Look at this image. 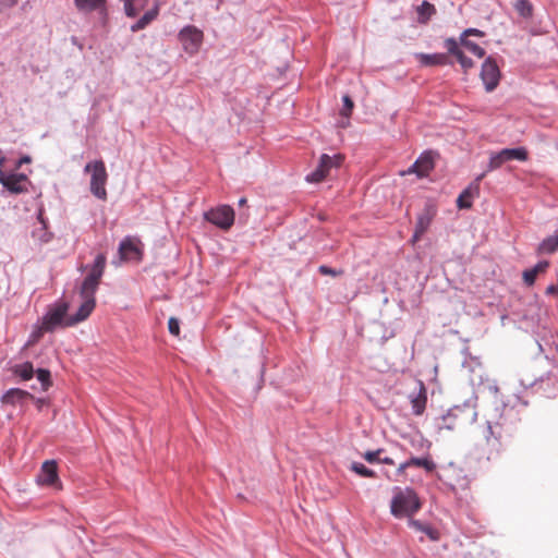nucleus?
<instances>
[{
	"instance_id": "nucleus-1",
	"label": "nucleus",
	"mask_w": 558,
	"mask_h": 558,
	"mask_svg": "<svg viewBox=\"0 0 558 558\" xmlns=\"http://www.w3.org/2000/svg\"><path fill=\"white\" fill-rule=\"evenodd\" d=\"M105 267L106 256L104 254L97 255L90 272L86 276L80 287L82 304L80 305L78 311L74 315L66 317L69 304L66 302L57 304L44 316L41 322L44 329L47 331H53L62 324L70 327L84 322L89 317L96 306L95 293L99 287Z\"/></svg>"
},
{
	"instance_id": "nucleus-2",
	"label": "nucleus",
	"mask_w": 558,
	"mask_h": 558,
	"mask_svg": "<svg viewBox=\"0 0 558 558\" xmlns=\"http://www.w3.org/2000/svg\"><path fill=\"white\" fill-rule=\"evenodd\" d=\"M517 415L513 410L496 412L486 418L482 426V436L486 444L499 452L504 441L510 439L517 433Z\"/></svg>"
},
{
	"instance_id": "nucleus-3",
	"label": "nucleus",
	"mask_w": 558,
	"mask_h": 558,
	"mask_svg": "<svg viewBox=\"0 0 558 558\" xmlns=\"http://www.w3.org/2000/svg\"><path fill=\"white\" fill-rule=\"evenodd\" d=\"M421 508V501L417 494L412 488H396V494L391 499L390 512L396 518H411Z\"/></svg>"
},
{
	"instance_id": "nucleus-4",
	"label": "nucleus",
	"mask_w": 558,
	"mask_h": 558,
	"mask_svg": "<svg viewBox=\"0 0 558 558\" xmlns=\"http://www.w3.org/2000/svg\"><path fill=\"white\" fill-rule=\"evenodd\" d=\"M477 413L469 407H454L440 418L439 429L454 430L476 420Z\"/></svg>"
},
{
	"instance_id": "nucleus-5",
	"label": "nucleus",
	"mask_w": 558,
	"mask_h": 558,
	"mask_svg": "<svg viewBox=\"0 0 558 558\" xmlns=\"http://www.w3.org/2000/svg\"><path fill=\"white\" fill-rule=\"evenodd\" d=\"M84 171L90 173L89 189L92 194L101 201H106L108 195L106 190L108 173L105 162L102 160L88 162Z\"/></svg>"
},
{
	"instance_id": "nucleus-6",
	"label": "nucleus",
	"mask_w": 558,
	"mask_h": 558,
	"mask_svg": "<svg viewBox=\"0 0 558 558\" xmlns=\"http://www.w3.org/2000/svg\"><path fill=\"white\" fill-rule=\"evenodd\" d=\"M342 160L343 157L339 154L333 156L323 154L316 169L306 175V181L311 183L322 182L332 168L340 167Z\"/></svg>"
},
{
	"instance_id": "nucleus-7",
	"label": "nucleus",
	"mask_w": 558,
	"mask_h": 558,
	"mask_svg": "<svg viewBox=\"0 0 558 558\" xmlns=\"http://www.w3.org/2000/svg\"><path fill=\"white\" fill-rule=\"evenodd\" d=\"M436 214H437L436 205L432 202H427L425 204L423 210L417 216L414 233L411 239L412 243H416L417 241L421 240L423 234L428 230Z\"/></svg>"
},
{
	"instance_id": "nucleus-8",
	"label": "nucleus",
	"mask_w": 558,
	"mask_h": 558,
	"mask_svg": "<svg viewBox=\"0 0 558 558\" xmlns=\"http://www.w3.org/2000/svg\"><path fill=\"white\" fill-rule=\"evenodd\" d=\"M203 38V32L195 26H186L179 33V39L183 49L190 54H194L199 50Z\"/></svg>"
},
{
	"instance_id": "nucleus-9",
	"label": "nucleus",
	"mask_w": 558,
	"mask_h": 558,
	"mask_svg": "<svg viewBox=\"0 0 558 558\" xmlns=\"http://www.w3.org/2000/svg\"><path fill=\"white\" fill-rule=\"evenodd\" d=\"M500 76V70L496 61L492 57L486 58L481 69V78L486 92L490 93L496 89L499 84Z\"/></svg>"
},
{
	"instance_id": "nucleus-10",
	"label": "nucleus",
	"mask_w": 558,
	"mask_h": 558,
	"mask_svg": "<svg viewBox=\"0 0 558 558\" xmlns=\"http://www.w3.org/2000/svg\"><path fill=\"white\" fill-rule=\"evenodd\" d=\"M205 218L215 226L227 230L233 225L234 211L230 206L223 205L207 211Z\"/></svg>"
},
{
	"instance_id": "nucleus-11",
	"label": "nucleus",
	"mask_w": 558,
	"mask_h": 558,
	"mask_svg": "<svg viewBox=\"0 0 558 558\" xmlns=\"http://www.w3.org/2000/svg\"><path fill=\"white\" fill-rule=\"evenodd\" d=\"M37 482L44 486H51L61 489L62 485L58 475V465L54 460H47L43 463L40 472L37 475Z\"/></svg>"
},
{
	"instance_id": "nucleus-12",
	"label": "nucleus",
	"mask_w": 558,
	"mask_h": 558,
	"mask_svg": "<svg viewBox=\"0 0 558 558\" xmlns=\"http://www.w3.org/2000/svg\"><path fill=\"white\" fill-rule=\"evenodd\" d=\"M0 183L12 193H23L27 191L28 179L23 173L7 174L0 170Z\"/></svg>"
},
{
	"instance_id": "nucleus-13",
	"label": "nucleus",
	"mask_w": 558,
	"mask_h": 558,
	"mask_svg": "<svg viewBox=\"0 0 558 558\" xmlns=\"http://www.w3.org/2000/svg\"><path fill=\"white\" fill-rule=\"evenodd\" d=\"M140 241L133 238H125L119 245V255L123 262L142 259V251L138 246Z\"/></svg>"
},
{
	"instance_id": "nucleus-14",
	"label": "nucleus",
	"mask_w": 558,
	"mask_h": 558,
	"mask_svg": "<svg viewBox=\"0 0 558 558\" xmlns=\"http://www.w3.org/2000/svg\"><path fill=\"white\" fill-rule=\"evenodd\" d=\"M434 169V157L430 151L423 153L416 161L408 169L407 173H415L418 178H424ZM405 174V172H402Z\"/></svg>"
},
{
	"instance_id": "nucleus-15",
	"label": "nucleus",
	"mask_w": 558,
	"mask_h": 558,
	"mask_svg": "<svg viewBox=\"0 0 558 558\" xmlns=\"http://www.w3.org/2000/svg\"><path fill=\"white\" fill-rule=\"evenodd\" d=\"M409 398L412 405V413L414 415H422L427 402V392L422 380L417 381V389L411 392Z\"/></svg>"
},
{
	"instance_id": "nucleus-16",
	"label": "nucleus",
	"mask_w": 558,
	"mask_h": 558,
	"mask_svg": "<svg viewBox=\"0 0 558 558\" xmlns=\"http://www.w3.org/2000/svg\"><path fill=\"white\" fill-rule=\"evenodd\" d=\"M445 48L447 51L454 56L458 62L461 64L464 71H468L474 66L472 59L468 58L463 51L459 48V44L454 38H447L445 40Z\"/></svg>"
},
{
	"instance_id": "nucleus-17",
	"label": "nucleus",
	"mask_w": 558,
	"mask_h": 558,
	"mask_svg": "<svg viewBox=\"0 0 558 558\" xmlns=\"http://www.w3.org/2000/svg\"><path fill=\"white\" fill-rule=\"evenodd\" d=\"M161 2L159 0H155L154 5L144 15L133 25H131V32L136 33L138 31L145 29L153 21H155L160 11Z\"/></svg>"
},
{
	"instance_id": "nucleus-18",
	"label": "nucleus",
	"mask_w": 558,
	"mask_h": 558,
	"mask_svg": "<svg viewBox=\"0 0 558 558\" xmlns=\"http://www.w3.org/2000/svg\"><path fill=\"white\" fill-rule=\"evenodd\" d=\"M33 395L20 388L9 389L1 398L3 404L17 405L23 404L26 400L33 399Z\"/></svg>"
},
{
	"instance_id": "nucleus-19",
	"label": "nucleus",
	"mask_w": 558,
	"mask_h": 558,
	"mask_svg": "<svg viewBox=\"0 0 558 558\" xmlns=\"http://www.w3.org/2000/svg\"><path fill=\"white\" fill-rule=\"evenodd\" d=\"M408 524L415 531L422 532L428 536L430 541H438L439 533L430 524L414 520L412 517L409 518Z\"/></svg>"
},
{
	"instance_id": "nucleus-20",
	"label": "nucleus",
	"mask_w": 558,
	"mask_h": 558,
	"mask_svg": "<svg viewBox=\"0 0 558 558\" xmlns=\"http://www.w3.org/2000/svg\"><path fill=\"white\" fill-rule=\"evenodd\" d=\"M409 466H416L424 469L427 473H432L436 469V463L432 459L429 454H425L423 457H411L407 460Z\"/></svg>"
},
{
	"instance_id": "nucleus-21",
	"label": "nucleus",
	"mask_w": 558,
	"mask_h": 558,
	"mask_svg": "<svg viewBox=\"0 0 558 558\" xmlns=\"http://www.w3.org/2000/svg\"><path fill=\"white\" fill-rule=\"evenodd\" d=\"M148 2L149 0H123L126 16H137L146 8Z\"/></svg>"
},
{
	"instance_id": "nucleus-22",
	"label": "nucleus",
	"mask_w": 558,
	"mask_h": 558,
	"mask_svg": "<svg viewBox=\"0 0 558 558\" xmlns=\"http://www.w3.org/2000/svg\"><path fill=\"white\" fill-rule=\"evenodd\" d=\"M418 60L425 66L445 65L448 63V58L445 53H421L418 54Z\"/></svg>"
},
{
	"instance_id": "nucleus-23",
	"label": "nucleus",
	"mask_w": 558,
	"mask_h": 558,
	"mask_svg": "<svg viewBox=\"0 0 558 558\" xmlns=\"http://www.w3.org/2000/svg\"><path fill=\"white\" fill-rule=\"evenodd\" d=\"M417 20L420 23L425 24L429 21V19L436 13V9L434 4L424 0L416 9Z\"/></svg>"
},
{
	"instance_id": "nucleus-24",
	"label": "nucleus",
	"mask_w": 558,
	"mask_h": 558,
	"mask_svg": "<svg viewBox=\"0 0 558 558\" xmlns=\"http://www.w3.org/2000/svg\"><path fill=\"white\" fill-rule=\"evenodd\" d=\"M501 151L508 161H526L529 158V153L525 147L504 148Z\"/></svg>"
},
{
	"instance_id": "nucleus-25",
	"label": "nucleus",
	"mask_w": 558,
	"mask_h": 558,
	"mask_svg": "<svg viewBox=\"0 0 558 558\" xmlns=\"http://www.w3.org/2000/svg\"><path fill=\"white\" fill-rule=\"evenodd\" d=\"M478 193L474 192L473 186L466 187L457 199V206L460 209H469L472 207V199L477 196Z\"/></svg>"
},
{
	"instance_id": "nucleus-26",
	"label": "nucleus",
	"mask_w": 558,
	"mask_h": 558,
	"mask_svg": "<svg viewBox=\"0 0 558 558\" xmlns=\"http://www.w3.org/2000/svg\"><path fill=\"white\" fill-rule=\"evenodd\" d=\"M558 248V235H550L546 239H544L538 247L537 252L539 254H551Z\"/></svg>"
},
{
	"instance_id": "nucleus-27",
	"label": "nucleus",
	"mask_w": 558,
	"mask_h": 558,
	"mask_svg": "<svg viewBox=\"0 0 558 558\" xmlns=\"http://www.w3.org/2000/svg\"><path fill=\"white\" fill-rule=\"evenodd\" d=\"M506 162H508V160L506 159V157L501 150L490 153L486 172H492L494 170H497Z\"/></svg>"
},
{
	"instance_id": "nucleus-28",
	"label": "nucleus",
	"mask_w": 558,
	"mask_h": 558,
	"mask_svg": "<svg viewBox=\"0 0 558 558\" xmlns=\"http://www.w3.org/2000/svg\"><path fill=\"white\" fill-rule=\"evenodd\" d=\"M13 373L21 377L23 380H28L34 375V367L32 363L25 362L23 364H17L13 367Z\"/></svg>"
},
{
	"instance_id": "nucleus-29",
	"label": "nucleus",
	"mask_w": 558,
	"mask_h": 558,
	"mask_svg": "<svg viewBox=\"0 0 558 558\" xmlns=\"http://www.w3.org/2000/svg\"><path fill=\"white\" fill-rule=\"evenodd\" d=\"M106 0H75V5L80 11L90 12L104 7Z\"/></svg>"
},
{
	"instance_id": "nucleus-30",
	"label": "nucleus",
	"mask_w": 558,
	"mask_h": 558,
	"mask_svg": "<svg viewBox=\"0 0 558 558\" xmlns=\"http://www.w3.org/2000/svg\"><path fill=\"white\" fill-rule=\"evenodd\" d=\"M460 44L471 53L478 58H483L485 56V50L477 44L469 40L468 38H460Z\"/></svg>"
},
{
	"instance_id": "nucleus-31",
	"label": "nucleus",
	"mask_w": 558,
	"mask_h": 558,
	"mask_svg": "<svg viewBox=\"0 0 558 558\" xmlns=\"http://www.w3.org/2000/svg\"><path fill=\"white\" fill-rule=\"evenodd\" d=\"M350 469L362 477H376V472L366 468L363 463L353 462Z\"/></svg>"
},
{
	"instance_id": "nucleus-32",
	"label": "nucleus",
	"mask_w": 558,
	"mask_h": 558,
	"mask_svg": "<svg viewBox=\"0 0 558 558\" xmlns=\"http://www.w3.org/2000/svg\"><path fill=\"white\" fill-rule=\"evenodd\" d=\"M514 8L523 17H530L532 15V5L527 0H517Z\"/></svg>"
},
{
	"instance_id": "nucleus-33",
	"label": "nucleus",
	"mask_w": 558,
	"mask_h": 558,
	"mask_svg": "<svg viewBox=\"0 0 558 558\" xmlns=\"http://www.w3.org/2000/svg\"><path fill=\"white\" fill-rule=\"evenodd\" d=\"M342 101H343V107L340 111V114L347 119L350 118L351 116V112L354 108V104H353V100L351 99V97L349 95H344L342 97Z\"/></svg>"
},
{
	"instance_id": "nucleus-34",
	"label": "nucleus",
	"mask_w": 558,
	"mask_h": 558,
	"mask_svg": "<svg viewBox=\"0 0 558 558\" xmlns=\"http://www.w3.org/2000/svg\"><path fill=\"white\" fill-rule=\"evenodd\" d=\"M38 380L41 383L43 389L47 390L51 386L50 372L39 368L36 372Z\"/></svg>"
},
{
	"instance_id": "nucleus-35",
	"label": "nucleus",
	"mask_w": 558,
	"mask_h": 558,
	"mask_svg": "<svg viewBox=\"0 0 558 558\" xmlns=\"http://www.w3.org/2000/svg\"><path fill=\"white\" fill-rule=\"evenodd\" d=\"M384 451V449H377V450H374V451H366L364 454H363V458L369 462V463H379V459H380V453Z\"/></svg>"
},
{
	"instance_id": "nucleus-36",
	"label": "nucleus",
	"mask_w": 558,
	"mask_h": 558,
	"mask_svg": "<svg viewBox=\"0 0 558 558\" xmlns=\"http://www.w3.org/2000/svg\"><path fill=\"white\" fill-rule=\"evenodd\" d=\"M45 332H48V331H47L46 329H44V325L41 324L37 329H35V330L32 332V335H31V337H29V341H28V343H31V344H32V343H36L37 341H39V340H40V338L43 337V335H44Z\"/></svg>"
},
{
	"instance_id": "nucleus-37",
	"label": "nucleus",
	"mask_w": 558,
	"mask_h": 558,
	"mask_svg": "<svg viewBox=\"0 0 558 558\" xmlns=\"http://www.w3.org/2000/svg\"><path fill=\"white\" fill-rule=\"evenodd\" d=\"M318 271L322 275H329V276H333V277L340 276V275L343 274V270H341V269H333V268H330V267H328L326 265L319 266Z\"/></svg>"
},
{
	"instance_id": "nucleus-38",
	"label": "nucleus",
	"mask_w": 558,
	"mask_h": 558,
	"mask_svg": "<svg viewBox=\"0 0 558 558\" xmlns=\"http://www.w3.org/2000/svg\"><path fill=\"white\" fill-rule=\"evenodd\" d=\"M536 276V270L532 268L523 271V280L527 286H532L535 282Z\"/></svg>"
},
{
	"instance_id": "nucleus-39",
	"label": "nucleus",
	"mask_w": 558,
	"mask_h": 558,
	"mask_svg": "<svg viewBox=\"0 0 558 558\" xmlns=\"http://www.w3.org/2000/svg\"><path fill=\"white\" fill-rule=\"evenodd\" d=\"M169 332L173 336H179L180 333V324L179 320L174 317H171L168 322Z\"/></svg>"
},
{
	"instance_id": "nucleus-40",
	"label": "nucleus",
	"mask_w": 558,
	"mask_h": 558,
	"mask_svg": "<svg viewBox=\"0 0 558 558\" xmlns=\"http://www.w3.org/2000/svg\"><path fill=\"white\" fill-rule=\"evenodd\" d=\"M471 35L482 37V36H484V33L477 28H468L461 34L460 38H468V36H471Z\"/></svg>"
},
{
	"instance_id": "nucleus-41",
	"label": "nucleus",
	"mask_w": 558,
	"mask_h": 558,
	"mask_svg": "<svg viewBox=\"0 0 558 558\" xmlns=\"http://www.w3.org/2000/svg\"><path fill=\"white\" fill-rule=\"evenodd\" d=\"M488 172H486V170L484 172H482L481 174H478L475 180H474V183L471 184L470 186H473V190L474 192L478 193V184L480 182L486 177Z\"/></svg>"
},
{
	"instance_id": "nucleus-42",
	"label": "nucleus",
	"mask_w": 558,
	"mask_h": 558,
	"mask_svg": "<svg viewBox=\"0 0 558 558\" xmlns=\"http://www.w3.org/2000/svg\"><path fill=\"white\" fill-rule=\"evenodd\" d=\"M16 4H17V0H0V9L1 10L13 8Z\"/></svg>"
},
{
	"instance_id": "nucleus-43",
	"label": "nucleus",
	"mask_w": 558,
	"mask_h": 558,
	"mask_svg": "<svg viewBox=\"0 0 558 558\" xmlns=\"http://www.w3.org/2000/svg\"><path fill=\"white\" fill-rule=\"evenodd\" d=\"M548 267V262H539L532 269L536 270V274L544 271Z\"/></svg>"
},
{
	"instance_id": "nucleus-44",
	"label": "nucleus",
	"mask_w": 558,
	"mask_h": 558,
	"mask_svg": "<svg viewBox=\"0 0 558 558\" xmlns=\"http://www.w3.org/2000/svg\"><path fill=\"white\" fill-rule=\"evenodd\" d=\"M408 468H410L408 461L401 463L397 469V475H402Z\"/></svg>"
},
{
	"instance_id": "nucleus-45",
	"label": "nucleus",
	"mask_w": 558,
	"mask_h": 558,
	"mask_svg": "<svg viewBox=\"0 0 558 558\" xmlns=\"http://www.w3.org/2000/svg\"><path fill=\"white\" fill-rule=\"evenodd\" d=\"M547 294L558 293V284H551L546 289Z\"/></svg>"
},
{
	"instance_id": "nucleus-46",
	"label": "nucleus",
	"mask_w": 558,
	"mask_h": 558,
	"mask_svg": "<svg viewBox=\"0 0 558 558\" xmlns=\"http://www.w3.org/2000/svg\"><path fill=\"white\" fill-rule=\"evenodd\" d=\"M379 463L393 465L395 461L391 458H389V457H385V458H380L379 459Z\"/></svg>"
},
{
	"instance_id": "nucleus-47",
	"label": "nucleus",
	"mask_w": 558,
	"mask_h": 558,
	"mask_svg": "<svg viewBox=\"0 0 558 558\" xmlns=\"http://www.w3.org/2000/svg\"><path fill=\"white\" fill-rule=\"evenodd\" d=\"M239 205H240V206H243V205H244V197H241V198L239 199Z\"/></svg>"
},
{
	"instance_id": "nucleus-48",
	"label": "nucleus",
	"mask_w": 558,
	"mask_h": 558,
	"mask_svg": "<svg viewBox=\"0 0 558 558\" xmlns=\"http://www.w3.org/2000/svg\"><path fill=\"white\" fill-rule=\"evenodd\" d=\"M27 161H29V158H28V157H25V158H23V159L20 161V163H22V162H27Z\"/></svg>"
}]
</instances>
